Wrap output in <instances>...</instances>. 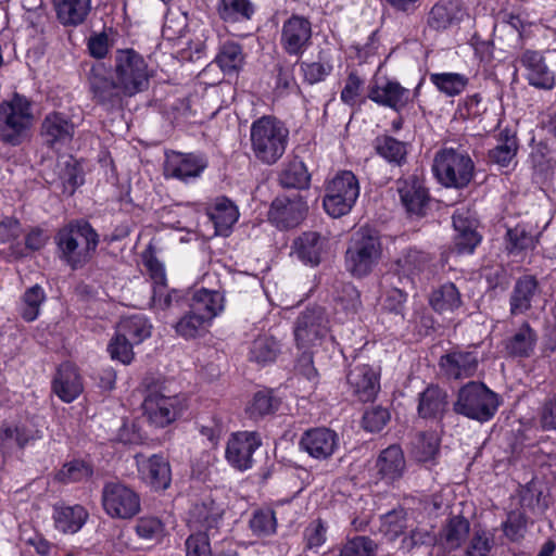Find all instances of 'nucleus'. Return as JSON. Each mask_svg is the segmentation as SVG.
Here are the masks:
<instances>
[{
  "label": "nucleus",
  "mask_w": 556,
  "mask_h": 556,
  "mask_svg": "<svg viewBox=\"0 0 556 556\" xmlns=\"http://www.w3.org/2000/svg\"><path fill=\"white\" fill-rule=\"evenodd\" d=\"M152 73L144 58L134 49L116 50L113 71L104 63L93 64L87 80L92 99L106 110L122 105L125 98L146 91Z\"/></svg>",
  "instance_id": "f257e3e1"
},
{
  "label": "nucleus",
  "mask_w": 556,
  "mask_h": 556,
  "mask_svg": "<svg viewBox=\"0 0 556 556\" xmlns=\"http://www.w3.org/2000/svg\"><path fill=\"white\" fill-rule=\"evenodd\" d=\"M54 241L60 258L76 269L91 260L99 236L89 223L73 220L58 230Z\"/></svg>",
  "instance_id": "f03ea898"
},
{
  "label": "nucleus",
  "mask_w": 556,
  "mask_h": 556,
  "mask_svg": "<svg viewBox=\"0 0 556 556\" xmlns=\"http://www.w3.org/2000/svg\"><path fill=\"white\" fill-rule=\"evenodd\" d=\"M288 138L289 130L276 117L263 116L251 125V149L263 164L273 165L283 155Z\"/></svg>",
  "instance_id": "7ed1b4c3"
},
{
  "label": "nucleus",
  "mask_w": 556,
  "mask_h": 556,
  "mask_svg": "<svg viewBox=\"0 0 556 556\" xmlns=\"http://www.w3.org/2000/svg\"><path fill=\"white\" fill-rule=\"evenodd\" d=\"M34 123L31 103L20 93L0 103V140L10 146L21 144Z\"/></svg>",
  "instance_id": "20e7f679"
},
{
  "label": "nucleus",
  "mask_w": 556,
  "mask_h": 556,
  "mask_svg": "<svg viewBox=\"0 0 556 556\" xmlns=\"http://www.w3.org/2000/svg\"><path fill=\"white\" fill-rule=\"evenodd\" d=\"M432 169L443 186L460 189L471 181L475 165L467 152L454 148H443L437 152Z\"/></svg>",
  "instance_id": "39448f33"
},
{
  "label": "nucleus",
  "mask_w": 556,
  "mask_h": 556,
  "mask_svg": "<svg viewBox=\"0 0 556 556\" xmlns=\"http://www.w3.org/2000/svg\"><path fill=\"white\" fill-rule=\"evenodd\" d=\"M500 405L498 396L481 382L470 381L462 387L454 403V410L470 419L490 420Z\"/></svg>",
  "instance_id": "423d86ee"
},
{
  "label": "nucleus",
  "mask_w": 556,
  "mask_h": 556,
  "mask_svg": "<svg viewBox=\"0 0 556 556\" xmlns=\"http://www.w3.org/2000/svg\"><path fill=\"white\" fill-rule=\"evenodd\" d=\"M381 253V242L377 232L369 228H361L346 251V268L353 276H367L378 264Z\"/></svg>",
  "instance_id": "0eeeda50"
},
{
  "label": "nucleus",
  "mask_w": 556,
  "mask_h": 556,
  "mask_svg": "<svg viewBox=\"0 0 556 556\" xmlns=\"http://www.w3.org/2000/svg\"><path fill=\"white\" fill-rule=\"evenodd\" d=\"M359 195V184L351 170H341L325 187L323 205L331 217H341L354 206Z\"/></svg>",
  "instance_id": "6e6552de"
},
{
  "label": "nucleus",
  "mask_w": 556,
  "mask_h": 556,
  "mask_svg": "<svg viewBox=\"0 0 556 556\" xmlns=\"http://www.w3.org/2000/svg\"><path fill=\"white\" fill-rule=\"evenodd\" d=\"M142 407L148 420L155 427L163 428L181 415L186 399L181 394H173L166 387H161L149 391Z\"/></svg>",
  "instance_id": "1a4fd4ad"
},
{
  "label": "nucleus",
  "mask_w": 556,
  "mask_h": 556,
  "mask_svg": "<svg viewBox=\"0 0 556 556\" xmlns=\"http://www.w3.org/2000/svg\"><path fill=\"white\" fill-rule=\"evenodd\" d=\"M102 506L112 518L130 519L140 511V497L122 482H108L102 490Z\"/></svg>",
  "instance_id": "9d476101"
},
{
  "label": "nucleus",
  "mask_w": 556,
  "mask_h": 556,
  "mask_svg": "<svg viewBox=\"0 0 556 556\" xmlns=\"http://www.w3.org/2000/svg\"><path fill=\"white\" fill-rule=\"evenodd\" d=\"M312 23L308 18L293 14L281 27L280 45L289 55L300 56L312 45Z\"/></svg>",
  "instance_id": "9b49d317"
},
{
  "label": "nucleus",
  "mask_w": 556,
  "mask_h": 556,
  "mask_svg": "<svg viewBox=\"0 0 556 556\" xmlns=\"http://www.w3.org/2000/svg\"><path fill=\"white\" fill-rule=\"evenodd\" d=\"M327 332L328 319L323 307L307 308L296 319L294 337L300 348L307 349L315 345Z\"/></svg>",
  "instance_id": "f8f14e48"
},
{
  "label": "nucleus",
  "mask_w": 556,
  "mask_h": 556,
  "mask_svg": "<svg viewBox=\"0 0 556 556\" xmlns=\"http://www.w3.org/2000/svg\"><path fill=\"white\" fill-rule=\"evenodd\" d=\"M260 434L253 431H240L231 434L227 442L226 459L239 469L247 470L252 467L253 453L261 446Z\"/></svg>",
  "instance_id": "ddd939ff"
},
{
  "label": "nucleus",
  "mask_w": 556,
  "mask_h": 556,
  "mask_svg": "<svg viewBox=\"0 0 556 556\" xmlns=\"http://www.w3.org/2000/svg\"><path fill=\"white\" fill-rule=\"evenodd\" d=\"M479 357L476 351L455 349L441 356L439 367L447 379L459 380L473 377L478 370Z\"/></svg>",
  "instance_id": "4468645a"
},
{
  "label": "nucleus",
  "mask_w": 556,
  "mask_h": 556,
  "mask_svg": "<svg viewBox=\"0 0 556 556\" xmlns=\"http://www.w3.org/2000/svg\"><path fill=\"white\" fill-rule=\"evenodd\" d=\"M135 460L138 475L142 481L154 490H165L172 481L170 466L167 459L159 454L146 456L136 454Z\"/></svg>",
  "instance_id": "2eb2a0df"
},
{
  "label": "nucleus",
  "mask_w": 556,
  "mask_h": 556,
  "mask_svg": "<svg viewBox=\"0 0 556 556\" xmlns=\"http://www.w3.org/2000/svg\"><path fill=\"white\" fill-rule=\"evenodd\" d=\"M348 383L362 402L372 401L380 390V371L368 364H355L349 369Z\"/></svg>",
  "instance_id": "dca6fc26"
},
{
  "label": "nucleus",
  "mask_w": 556,
  "mask_h": 556,
  "mask_svg": "<svg viewBox=\"0 0 556 556\" xmlns=\"http://www.w3.org/2000/svg\"><path fill=\"white\" fill-rule=\"evenodd\" d=\"M338 446V434L324 427L305 431L300 440V447L311 457L319 460L331 457Z\"/></svg>",
  "instance_id": "f3484780"
},
{
  "label": "nucleus",
  "mask_w": 556,
  "mask_h": 556,
  "mask_svg": "<svg viewBox=\"0 0 556 556\" xmlns=\"http://www.w3.org/2000/svg\"><path fill=\"white\" fill-rule=\"evenodd\" d=\"M53 393L64 403H72L84 391L83 377L74 364H61L52 379Z\"/></svg>",
  "instance_id": "a211bd4d"
},
{
  "label": "nucleus",
  "mask_w": 556,
  "mask_h": 556,
  "mask_svg": "<svg viewBox=\"0 0 556 556\" xmlns=\"http://www.w3.org/2000/svg\"><path fill=\"white\" fill-rule=\"evenodd\" d=\"M206 162L201 156L192 153L172 152L167 154L165 162V175L187 181L195 178L205 169Z\"/></svg>",
  "instance_id": "6ab92c4d"
},
{
  "label": "nucleus",
  "mask_w": 556,
  "mask_h": 556,
  "mask_svg": "<svg viewBox=\"0 0 556 556\" xmlns=\"http://www.w3.org/2000/svg\"><path fill=\"white\" fill-rule=\"evenodd\" d=\"M305 212L306 203L302 197L280 195L273 201L269 216L278 225L289 228L296 226L303 219Z\"/></svg>",
  "instance_id": "aec40b11"
},
{
  "label": "nucleus",
  "mask_w": 556,
  "mask_h": 556,
  "mask_svg": "<svg viewBox=\"0 0 556 556\" xmlns=\"http://www.w3.org/2000/svg\"><path fill=\"white\" fill-rule=\"evenodd\" d=\"M368 98L379 105L401 111L410 100L408 89L395 80H377L370 88Z\"/></svg>",
  "instance_id": "412c9836"
},
{
  "label": "nucleus",
  "mask_w": 556,
  "mask_h": 556,
  "mask_svg": "<svg viewBox=\"0 0 556 556\" xmlns=\"http://www.w3.org/2000/svg\"><path fill=\"white\" fill-rule=\"evenodd\" d=\"M519 62L526 70L530 85L547 90L554 87L555 75L546 65L541 53L527 50L520 55Z\"/></svg>",
  "instance_id": "4be33fe9"
},
{
  "label": "nucleus",
  "mask_w": 556,
  "mask_h": 556,
  "mask_svg": "<svg viewBox=\"0 0 556 556\" xmlns=\"http://www.w3.org/2000/svg\"><path fill=\"white\" fill-rule=\"evenodd\" d=\"M540 288L535 277L526 275L517 279L509 298L511 315L526 314L539 296Z\"/></svg>",
  "instance_id": "5701e85b"
},
{
  "label": "nucleus",
  "mask_w": 556,
  "mask_h": 556,
  "mask_svg": "<svg viewBox=\"0 0 556 556\" xmlns=\"http://www.w3.org/2000/svg\"><path fill=\"white\" fill-rule=\"evenodd\" d=\"M40 438L41 431L31 422L0 427V444L3 454L8 453L13 445L24 448Z\"/></svg>",
  "instance_id": "b1692460"
},
{
  "label": "nucleus",
  "mask_w": 556,
  "mask_h": 556,
  "mask_svg": "<svg viewBox=\"0 0 556 556\" xmlns=\"http://www.w3.org/2000/svg\"><path fill=\"white\" fill-rule=\"evenodd\" d=\"M89 514L87 509L79 505L56 504L53 506L54 527L65 534H74L78 532L86 523Z\"/></svg>",
  "instance_id": "393cba45"
},
{
  "label": "nucleus",
  "mask_w": 556,
  "mask_h": 556,
  "mask_svg": "<svg viewBox=\"0 0 556 556\" xmlns=\"http://www.w3.org/2000/svg\"><path fill=\"white\" fill-rule=\"evenodd\" d=\"M470 532V523L463 516H452L442 526L438 544L445 551H456L467 541Z\"/></svg>",
  "instance_id": "a878e982"
},
{
  "label": "nucleus",
  "mask_w": 556,
  "mask_h": 556,
  "mask_svg": "<svg viewBox=\"0 0 556 556\" xmlns=\"http://www.w3.org/2000/svg\"><path fill=\"white\" fill-rule=\"evenodd\" d=\"M189 307L212 323L224 311L225 298L219 291L202 288L193 292Z\"/></svg>",
  "instance_id": "bb28decb"
},
{
  "label": "nucleus",
  "mask_w": 556,
  "mask_h": 556,
  "mask_svg": "<svg viewBox=\"0 0 556 556\" xmlns=\"http://www.w3.org/2000/svg\"><path fill=\"white\" fill-rule=\"evenodd\" d=\"M22 232V226L16 218H3L0 222V254L11 258L24 257V248L20 240Z\"/></svg>",
  "instance_id": "cd10ccee"
},
{
  "label": "nucleus",
  "mask_w": 556,
  "mask_h": 556,
  "mask_svg": "<svg viewBox=\"0 0 556 556\" xmlns=\"http://www.w3.org/2000/svg\"><path fill=\"white\" fill-rule=\"evenodd\" d=\"M327 241L317 232H304L293 242V252L304 264L316 266L320 263Z\"/></svg>",
  "instance_id": "c85d7f7f"
},
{
  "label": "nucleus",
  "mask_w": 556,
  "mask_h": 556,
  "mask_svg": "<svg viewBox=\"0 0 556 556\" xmlns=\"http://www.w3.org/2000/svg\"><path fill=\"white\" fill-rule=\"evenodd\" d=\"M53 5L58 21L66 27L84 24L91 11V0H53Z\"/></svg>",
  "instance_id": "c756f323"
},
{
  "label": "nucleus",
  "mask_w": 556,
  "mask_h": 556,
  "mask_svg": "<svg viewBox=\"0 0 556 556\" xmlns=\"http://www.w3.org/2000/svg\"><path fill=\"white\" fill-rule=\"evenodd\" d=\"M401 201L407 212L415 215H422L428 201L427 190L421 182L413 177L399 181L397 187Z\"/></svg>",
  "instance_id": "7c9ffc66"
},
{
  "label": "nucleus",
  "mask_w": 556,
  "mask_h": 556,
  "mask_svg": "<svg viewBox=\"0 0 556 556\" xmlns=\"http://www.w3.org/2000/svg\"><path fill=\"white\" fill-rule=\"evenodd\" d=\"M41 134L50 146L64 144L72 139L74 125L62 114H49L42 123Z\"/></svg>",
  "instance_id": "2f4dec72"
},
{
  "label": "nucleus",
  "mask_w": 556,
  "mask_h": 556,
  "mask_svg": "<svg viewBox=\"0 0 556 556\" xmlns=\"http://www.w3.org/2000/svg\"><path fill=\"white\" fill-rule=\"evenodd\" d=\"M464 13L457 0H443L432 7L428 25L437 30L446 29L459 22Z\"/></svg>",
  "instance_id": "473e14b6"
},
{
  "label": "nucleus",
  "mask_w": 556,
  "mask_h": 556,
  "mask_svg": "<svg viewBox=\"0 0 556 556\" xmlns=\"http://www.w3.org/2000/svg\"><path fill=\"white\" fill-rule=\"evenodd\" d=\"M382 479L393 482L402 477L405 469V458L400 446L391 445L383 450L376 464Z\"/></svg>",
  "instance_id": "72a5a7b5"
},
{
  "label": "nucleus",
  "mask_w": 556,
  "mask_h": 556,
  "mask_svg": "<svg viewBox=\"0 0 556 556\" xmlns=\"http://www.w3.org/2000/svg\"><path fill=\"white\" fill-rule=\"evenodd\" d=\"M453 225L457 232L455 247L459 253H471L481 240L465 212L456 211L453 214Z\"/></svg>",
  "instance_id": "f704fd0d"
},
{
  "label": "nucleus",
  "mask_w": 556,
  "mask_h": 556,
  "mask_svg": "<svg viewBox=\"0 0 556 556\" xmlns=\"http://www.w3.org/2000/svg\"><path fill=\"white\" fill-rule=\"evenodd\" d=\"M536 341V332L528 323H523L520 328L506 341L505 349L511 356L529 357L534 351Z\"/></svg>",
  "instance_id": "c9c22d12"
},
{
  "label": "nucleus",
  "mask_w": 556,
  "mask_h": 556,
  "mask_svg": "<svg viewBox=\"0 0 556 556\" xmlns=\"http://www.w3.org/2000/svg\"><path fill=\"white\" fill-rule=\"evenodd\" d=\"M447 406V394L435 386L428 387L419 396L418 413L422 418L442 416Z\"/></svg>",
  "instance_id": "e433bc0d"
},
{
  "label": "nucleus",
  "mask_w": 556,
  "mask_h": 556,
  "mask_svg": "<svg viewBox=\"0 0 556 556\" xmlns=\"http://www.w3.org/2000/svg\"><path fill=\"white\" fill-rule=\"evenodd\" d=\"M116 332L135 344H139L151 336L152 324L149 319L136 314L123 318L117 325Z\"/></svg>",
  "instance_id": "4c0bfd02"
},
{
  "label": "nucleus",
  "mask_w": 556,
  "mask_h": 556,
  "mask_svg": "<svg viewBox=\"0 0 556 556\" xmlns=\"http://www.w3.org/2000/svg\"><path fill=\"white\" fill-rule=\"evenodd\" d=\"M222 517L220 509L213 501L194 504L190 510L189 523L197 530H210Z\"/></svg>",
  "instance_id": "58836bf2"
},
{
  "label": "nucleus",
  "mask_w": 556,
  "mask_h": 556,
  "mask_svg": "<svg viewBox=\"0 0 556 556\" xmlns=\"http://www.w3.org/2000/svg\"><path fill=\"white\" fill-rule=\"evenodd\" d=\"M518 151V141L514 134L504 130L500 134L497 144L489 151L491 162L500 167H509Z\"/></svg>",
  "instance_id": "ea45409f"
},
{
  "label": "nucleus",
  "mask_w": 556,
  "mask_h": 556,
  "mask_svg": "<svg viewBox=\"0 0 556 556\" xmlns=\"http://www.w3.org/2000/svg\"><path fill=\"white\" fill-rule=\"evenodd\" d=\"M430 305L438 313L454 312L462 305V296L454 283H445L433 290Z\"/></svg>",
  "instance_id": "a19ab883"
},
{
  "label": "nucleus",
  "mask_w": 556,
  "mask_h": 556,
  "mask_svg": "<svg viewBox=\"0 0 556 556\" xmlns=\"http://www.w3.org/2000/svg\"><path fill=\"white\" fill-rule=\"evenodd\" d=\"M210 217L215 225L217 233H226L238 220L237 206L228 199H218L210 212Z\"/></svg>",
  "instance_id": "79ce46f5"
},
{
  "label": "nucleus",
  "mask_w": 556,
  "mask_h": 556,
  "mask_svg": "<svg viewBox=\"0 0 556 556\" xmlns=\"http://www.w3.org/2000/svg\"><path fill=\"white\" fill-rule=\"evenodd\" d=\"M429 79L440 92L447 97L460 94L469 84L466 75L452 72L432 73Z\"/></svg>",
  "instance_id": "37998d69"
},
{
  "label": "nucleus",
  "mask_w": 556,
  "mask_h": 556,
  "mask_svg": "<svg viewBox=\"0 0 556 556\" xmlns=\"http://www.w3.org/2000/svg\"><path fill=\"white\" fill-rule=\"evenodd\" d=\"M217 10L219 17L228 24L249 21L254 13L250 0H219Z\"/></svg>",
  "instance_id": "c03bdc74"
},
{
  "label": "nucleus",
  "mask_w": 556,
  "mask_h": 556,
  "mask_svg": "<svg viewBox=\"0 0 556 556\" xmlns=\"http://www.w3.org/2000/svg\"><path fill=\"white\" fill-rule=\"evenodd\" d=\"M244 61V55L240 45L233 41H227L222 45L215 62L225 74L237 73Z\"/></svg>",
  "instance_id": "a18cd8bd"
},
{
  "label": "nucleus",
  "mask_w": 556,
  "mask_h": 556,
  "mask_svg": "<svg viewBox=\"0 0 556 556\" xmlns=\"http://www.w3.org/2000/svg\"><path fill=\"white\" fill-rule=\"evenodd\" d=\"M520 505L526 514L540 517L547 509L548 502L540 486L535 482H530L520 493Z\"/></svg>",
  "instance_id": "49530a36"
},
{
  "label": "nucleus",
  "mask_w": 556,
  "mask_h": 556,
  "mask_svg": "<svg viewBox=\"0 0 556 556\" xmlns=\"http://www.w3.org/2000/svg\"><path fill=\"white\" fill-rule=\"evenodd\" d=\"M440 440L434 431L419 433L413 443V456L420 463L433 462L439 454Z\"/></svg>",
  "instance_id": "de8ad7c7"
},
{
  "label": "nucleus",
  "mask_w": 556,
  "mask_h": 556,
  "mask_svg": "<svg viewBox=\"0 0 556 556\" xmlns=\"http://www.w3.org/2000/svg\"><path fill=\"white\" fill-rule=\"evenodd\" d=\"M311 176L302 161L290 162L280 173L279 182L285 188L304 189L307 188Z\"/></svg>",
  "instance_id": "09e8293b"
},
{
  "label": "nucleus",
  "mask_w": 556,
  "mask_h": 556,
  "mask_svg": "<svg viewBox=\"0 0 556 556\" xmlns=\"http://www.w3.org/2000/svg\"><path fill=\"white\" fill-rule=\"evenodd\" d=\"M279 407V400L270 391H258L245 407V413L251 419H260L275 413Z\"/></svg>",
  "instance_id": "8fccbe9b"
},
{
  "label": "nucleus",
  "mask_w": 556,
  "mask_h": 556,
  "mask_svg": "<svg viewBox=\"0 0 556 556\" xmlns=\"http://www.w3.org/2000/svg\"><path fill=\"white\" fill-rule=\"evenodd\" d=\"M536 243L538 237L522 225L509 228L506 232V249L509 253L517 254L533 250Z\"/></svg>",
  "instance_id": "3c124183"
},
{
  "label": "nucleus",
  "mask_w": 556,
  "mask_h": 556,
  "mask_svg": "<svg viewBox=\"0 0 556 556\" xmlns=\"http://www.w3.org/2000/svg\"><path fill=\"white\" fill-rule=\"evenodd\" d=\"M279 353L278 342L269 336L256 338L250 349V361L260 365L271 363Z\"/></svg>",
  "instance_id": "603ef678"
},
{
  "label": "nucleus",
  "mask_w": 556,
  "mask_h": 556,
  "mask_svg": "<svg viewBox=\"0 0 556 556\" xmlns=\"http://www.w3.org/2000/svg\"><path fill=\"white\" fill-rule=\"evenodd\" d=\"M375 149L380 156L396 165L402 164L407 153L405 143L390 136L377 138Z\"/></svg>",
  "instance_id": "864d4df0"
},
{
  "label": "nucleus",
  "mask_w": 556,
  "mask_h": 556,
  "mask_svg": "<svg viewBox=\"0 0 556 556\" xmlns=\"http://www.w3.org/2000/svg\"><path fill=\"white\" fill-rule=\"evenodd\" d=\"M408 526L407 514L403 509H394L381 517L380 532L393 541L403 534Z\"/></svg>",
  "instance_id": "5fc2aeb1"
},
{
  "label": "nucleus",
  "mask_w": 556,
  "mask_h": 556,
  "mask_svg": "<svg viewBox=\"0 0 556 556\" xmlns=\"http://www.w3.org/2000/svg\"><path fill=\"white\" fill-rule=\"evenodd\" d=\"M210 324L211 323L203 316L193 313L192 308L189 307V312L178 320L175 328L177 333L181 337L192 339L201 336L207 329Z\"/></svg>",
  "instance_id": "6e6d98bb"
},
{
  "label": "nucleus",
  "mask_w": 556,
  "mask_h": 556,
  "mask_svg": "<svg viewBox=\"0 0 556 556\" xmlns=\"http://www.w3.org/2000/svg\"><path fill=\"white\" fill-rule=\"evenodd\" d=\"M429 262V254L415 249H409L402 257L399 258L397 267L400 273L409 278L425 270Z\"/></svg>",
  "instance_id": "4d7b16f0"
},
{
  "label": "nucleus",
  "mask_w": 556,
  "mask_h": 556,
  "mask_svg": "<svg viewBox=\"0 0 556 556\" xmlns=\"http://www.w3.org/2000/svg\"><path fill=\"white\" fill-rule=\"evenodd\" d=\"M58 168L59 178L63 184L64 191L72 194L83 184V177L76 161L71 156L62 157L58 162Z\"/></svg>",
  "instance_id": "13d9d810"
},
{
  "label": "nucleus",
  "mask_w": 556,
  "mask_h": 556,
  "mask_svg": "<svg viewBox=\"0 0 556 556\" xmlns=\"http://www.w3.org/2000/svg\"><path fill=\"white\" fill-rule=\"evenodd\" d=\"M46 299L43 289L36 285L27 289L23 295L22 316L26 321L35 320L40 311V306Z\"/></svg>",
  "instance_id": "bf43d9fd"
},
{
  "label": "nucleus",
  "mask_w": 556,
  "mask_h": 556,
  "mask_svg": "<svg viewBox=\"0 0 556 556\" xmlns=\"http://www.w3.org/2000/svg\"><path fill=\"white\" fill-rule=\"evenodd\" d=\"M92 475V469L83 460H72L63 465L56 472L55 479L63 483L87 480Z\"/></svg>",
  "instance_id": "052dcab7"
},
{
  "label": "nucleus",
  "mask_w": 556,
  "mask_h": 556,
  "mask_svg": "<svg viewBox=\"0 0 556 556\" xmlns=\"http://www.w3.org/2000/svg\"><path fill=\"white\" fill-rule=\"evenodd\" d=\"M276 517L270 509H261L253 514L250 520L252 532L258 536L271 535L276 532Z\"/></svg>",
  "instance_id": "680f3d73"
},
{
  "label": "nucleus",
  "mask_w": 556,
  "mask_h": 556,
  "mask_svg": "<svg viewBox=\"0 0 556 556\" xmlns=\"http://www.w3.org/2000/svg\"><path fill=\"white\" fill-rule=\"evenodd\" d=\"M377 544L368 536H355L340 549L339 556H376Z\"/></svg>",
  "instance_id": "e2e57ef3"
},
{
  "label": "nucleus",
  "mask_w": 556,
  "mask_h": 556,
  "mask_svg": "<svg viewBox=\"0 0 556 556\" xmlns=\"http://www.w3.org/2000/svg\"><path fill=\"white\" fill-rule=\"evenodd\" d=\"M114 45L113 30H103L92 34L87 41V48L91 56L104 59Z\"/></svg>",
  "instance_id": "0e129e2a"
},
{
  "label": "nucleus",
  "mask_w": 556,
  "mask_h": 556,
  "mask_svg": "<svg viewBox=\"0 0 556 556\" xmlns=\"http://www.w3.org/2000/svg\"><path fill=\"white\" fill-rule=\"evenodd\" d=\"M136 532L143 540L159 542L164 536L165 528L156 517H141L136 525Z\"/></svg>",
  "instance_id": "69168bd1"
},
{
  "label": "nucleus",
  "mask_w": 556,
  "mask_h": 556,
  "mask_svg": "<svg viewBox=\"0 0 556 556\" xmlns=\"http://www.w3.org/2000/svg\"><path fill=\"white\" fill-rule=\"evenodd\" d=\"M527 528V516L525 511L513 510L508 514L503 523L505 535L511 541H518L523 538Z\"/></svg>",
  "instance_id": "338daca9"
},
{
  "label": "nucleus",
  "mask_w": 556,
  "mask_h": 556,
  "mask_svg": "<svg viewBox=\"0 0 556 556\" xmlns=\"http://www.w3.org/2000/svg\"><path fill=\"white\" fill-rule=\"evenodd\" d=\"M186 555L187 556H212L208 535L202 530L197 533L190 534L186 540Z\"/></svg>",
  "instance_id": "774afa93"
}]
</instances>
